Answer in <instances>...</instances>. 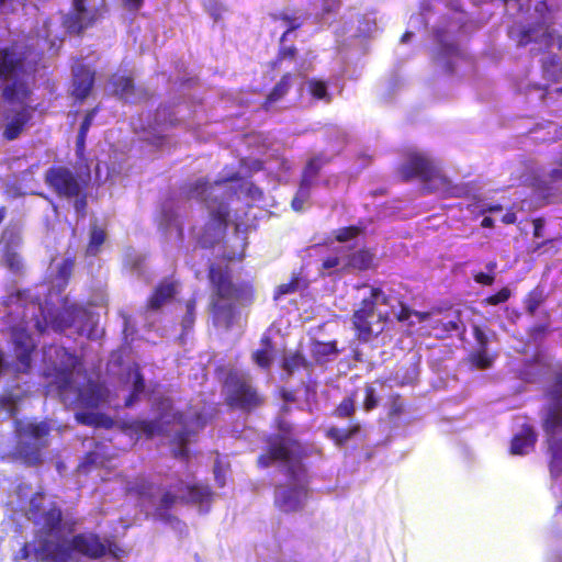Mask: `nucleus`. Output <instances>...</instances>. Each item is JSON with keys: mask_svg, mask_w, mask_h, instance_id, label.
<instances>
[{"mask_svg": "<svg viewBox=\"0 0 562 562\" xmlns=\"http://www.w3.org/2000/svg\"><path fill=\"white\" fill-rule=\"evenodd\" d=\"M471 361L479 369H487L492 366L493 359L488 356L487 349H475L471 353Z\"/></svg>", "mask_w": 562, "mask_h": 562, "instance_id": "09e8293b", "label": "nucleus"}, {"mask_svg": "<svg viewBox=\"0 0 562 562\" xmlns=\"http://www.w3.org/2000/svg\"><path fill=\"white\" fill-rule=\"evenodd\" d=\"M179 502V493L176 494L171 490L165 491L158 506L155 509V514L168 520L170 518L169 510Z\"/></svg>", "mask_w": 562, "mask_h": 562, "instance_id": "e433bc0d", "label": "nucleus"}, {"mask_svg": "<svg viewBox=\"0 0 562 562\" xmlns=\"http://www.w3.org/2000/svg\"><path fill=\"white\" fill-rule=\"evenodd\" d=\"M277 434L265 437L266 448L257 458V465L267 469L276 463L284 465V474L295 481L306 474L304 459L308 456L302 442L294 438L293 426L286 419H276Z\"/></svg>", "mask_w": 562, "mask_h": 562, "instance_id": "f03ea898", "label": "nucleus"}, {"mask_svg": "<svg viewBox=\"0 0 562 562\" xmlns=\"http://www.w3.org/2000/svg\"><path fill=\"white\" fill-rule=\"evenodd\" d=\"M156 122L159 125L176 126L179 120L173 115L168 106H160L156 112Z\"/></svg>", "mask_w": 562, "mask_h": 562, "instance_id": "de8ad7c7", "label": "nucleus"}, {"mask_svg": "<svg viewBox=\"0 0 562 562\" xmlns=\"http://www.w3.org/2000/svg\"><path fill=\"white\" fill-rule=\"evenodd\" d=\"M510 295H512L510 290L507 286H504L498 292L486 296L483 300V304L498 305V304L507 302L509 300Z\"/></svg>", "mask_w": 562, "mask_h": 562, "instance_id": "3c124183", "label": "nucleus"}, {"mask_svg": "<svg viewBox=\"0 0 562 562\" xmlns=\"http://www.w3.org/2000/svg\"><path fill=\"white\" fill-rule=\"evenodd\" d=\"M432 329L439 330L440 333L437 334L438 338H446L449 337L453 331H460L461 335L465 334V326L463 325L461 321L460 312L457 313V316L454 319H450L448 322H437Z\"/></svg>", "mask_w": 562, "mask_h": 562, "instance_id": "72a5a7b5", "label": "nucleus"}, {"mask_svg": "<svg viewBox=\"0 0 562 562\" xmlns=\"http://www.w3.org/2000/svg\"><path fill=\"white\" fill-rule=\"evenodd\" d=\"M542 428L551 454L550 472L559 475L562 472V402L547 411Z\"/></svg>", "mask_w": 562, "mask_h": 562, "instance_id": "1a4fd4ad", "label": "nucleus"}, {"mask_svg": "<svg viewBox=\"0 0 562 562\" xmlns=\"http://www.w3.org/2000/svg\"><path fill=\"white\" fill-rule=\"evenodd\" d=\"M281 367L289 375H292L295 371L301 369L307 371L312 370L313 363L307 360L302 351L296 350L284 356Z\"/></svg>", "mask_w": 562, "mask_h": 562, "instance_id": "c756f323", "label": "nucleus"}, {"mask_svg": "<svg viewBox=\"0 0 562 562\" xmlns=\"http://www.w3.org/2000/svg\"><path fill=\"white\" fill-rule=\"evenodd\" d=\"M323 165L324 161L321 156L312 157L306 162L301 179L308 180L310 182L313 183V179L318 176Z\"/></svg>", "mask_w": 562, "mask_h": 562, "instance_id": "c03bdc74", "label": "nucleus"}, {"mask_svg": "<svg viewBox=\"0 0 562 562\" xmlns=\"http://www.w3.org/2000/svg\"><path fill=\"white\" fill-rule=\"evenodd\" d=\"M72 551L90 559H100L105 555L106 547L97 533L81 532L75 535L69 543L65 538L43 540L36 549V558L43 561L67 562Z\"/></svg>", "mask_w": 562, "mask_h": 562, "instance_id": "39448f33", "label": "nucleus"}, {"mask_svg": "<svg viewBox=\"0 0 562 562\" xmlns=\"http://www.w3.org/2000/svg\"><path fill=\"white\" fill-rule=\"evenodd\" d=\"M270 16L273 21H282L283 23L286 24V30L283 32V34L280 37V44H283L284 41L286 40L288 35L291 32L299 30L303 24L302 20L299 16H295L294 14H290L285 10L278 12V13H272Z\"/></svg>", "mask_w": 562, "mask_h": 562, "instance_id": "c9c22d12", "label": "nucleus"}, {"mask_svg": "<svg viewBox=\"0 0 562 562\" xmlns=\"http://www.w3.org/2000/svg\"><path fill=\"white\" fill-rule=\"evenodd\" d=\"M291 80L292 75L290 72H285L281 76L280 80L274 85L261 104V108L265 111L268 112L273 103L280 101L289 93L291 89Z\"/></svg>", "mask_w": 562, "mask_h": 562, "instance_id": "bb28decb", "label": "nucleus"}, {"mask_svg": "<svg viewBox=\"0 0 562 562\" xmlns=\"http://www.w3.org/2000/svg\"><path fill=\"white\" fill-rule=\"evenodd\" d=\"M473 279L476 283L482 285H492L495 281V274L494 273H486L483 271L476 272L473 276Z\"/></svg>", "mask_w": 562, "mask_h": 562, "instance_id": "0e129e2a", "label": "nucleus"}, {"mask_svg": "<svg viewBox=\"0 0 562 562\" xmlns=\"http://www.w3.org/2000/svg\"><path fill=\"white\" fill-rule=\"evenodd\" d=\"M106 239V233L102 227L91 226L89 241L85 250L86 257H95L100 254L101 247Z\"/></svg>", "mask_w": 562, "mask_h": 562, "instance_id": "473e14b6", "label": "nucleus"}, {"mask_svg": "<svg viewBox=\"0 0 562 562\" xmlns=\"http://www.w3.org/2000/svg\"><path fill=\"white\" fill-rule=\"evenodd\" d=\"M35 525L38 526L40 532L37 546L34 548L35 554L36 549L41 546L43 540H57L58 538H64L60 535L63 526V512L56 503H52L46 510H43L38 515V517L35 519Z\"/></svg>", "mask_w": 562, "mask_h": 562, "instance_id": "dca6fc26", "label": "nucleus"}, {"mask_svg": "<svg viewBox=\"0 0 562 562\" xmlns=\"http://www.w3.org/2000/svg\"><path fill=\"white\" fill-rule=\"evenodd\" d=\"M135 394H142L145 391V380L139 370H136L134 373L133 387Z\"/></svg>", "mask_w": 562, "mask_h": 562, "instance_id": "69168bd1", "label": "nucleus"}, {"mask_svg": "<svg viewBox=\"0 0 562 562\" xmlns=\"http://www.w3.org/2000/svg\"><path fill=\"white\" fill-rule=\"evenodd\" d=\"M125 490L126 494L142 499H150L154 496V484L143 476L128 482Z\"/></svg>", "mask_w": 562, "mask_h": 562, "instance_id": "7c9ffc66", "label": "nucleus"}, {"mask_svg": "<svg viewBox=\"0 0 562 562\" xmlns=\"http://www.w3.org/2000/svg\"><path fill=\"white\" fill-rule=\"evenodd\" d=\"M299 288V279L293 277L289 282L282 283L277 286L274 291V300L280 299L283 295L294 293Z\"/></svg>", "mask_w": 562, "mask_h": 562, "instance_id": "864d4df0", "label": "nucleus"}, {"mask_svg": "<svg viewBox=\"0 0 562 562\" xmlns=\"http://www.w3.org/2000/svg\"><path fill=\"white\" fill-rule=\"evenodd\" d=\"M99 112V106H95L89 111H87L81 124H80V127H79V132L78 133H81V134H85L87 135L91 125H92V122H93V119L94 116L97 115V113Z\"/></svg>", "mask_w": 562, "mask_h": 562, "instance_id": "13d9d810", "label": "nucleus"}, {"mask_svg": "<svg viewBox=\"0 0 562 562\" xmlns=\"http://www.w3.org/2000/svg\"><path fill=\"white\" fill-rule=\"evenodd\" d=\"M176 286L177 283L170 279L161 280L147 300V310L158 311L167 301L175 296L177 292Z\"/></svg>", "mask_w": 562, "mask_h": 562, "instance_id": "4be33fe9", "label": "nucleus"}, {"mask_svg": "<svg viewBox=\"0 0 562 562\" xmlns=\"http://www.w3.org/2000/svg\"><path fill=\"white\" fill-rule=\"evenodd\" d=\"M223 386L225 403L232 408L250 413L265 403V397L258 392L248 374L229 371Z\"/></svg>", "mask_w": 562, "mask_h": 562, "instance_id": "0eeeda50", "label": "nucleus"}, {"mask_svg": "<svg viewBox=\"0 0 562 562\" xmlns=\"http://www.w3.org/2000/svg\"><path fill=\"white\" fill-rule=\"evenodd\" d=\"M94 83V74L88 68L81 67L74 78V97L77 101H85L90 94Z\"/></svg>", "mask_w": 562, "mask_h": 562, "instance_id": "393cba45", "label": "nucleus"}, {"mask_svg": "<svg viewBox=\"0 0 562 562\" xmlns=\"http://www.w3.org/2000/svg\"><path fill=\"white\" fill-rule=\"evenodd\" d=\"M340 350L337 347V341H319L312 342L311 353L317 364H323L330 360L331 357L337 356Z\"/></svg>", "mask_w": 562, "mask_h": 562, "instance_id": "cd10ccee", "label": "nucleus"}, {"mask_svg": "<svg viewBox=\"0 0 562 562\" xmlns=\"http://www.w3.org/2000/svg\"><path fill=\"white\" fill-rule=\"evenodd\" d=\"M171 488L179 493V503L182 504L210 505L214 496L211 487L201 483L189 484L179 480Z\"/></svg>", "mask_w": 562, "mask_h": 562, "instance_id": "6ab92c4d", "label": "nucleus"}, {"mask_svg": "<svg viewBox=\"0 0 562 562\" xmlns=\"http://www.w3.org/2000/svg\"><path fill=\"white\" fill-rule=\"evenodd\" d=\"M190 435L191 432L188 430H181L175 435L172 443L178 446L176 449L172 450L175 458H180L183 460L189 459L188 442Z\"/></svg>", "mask_w": 562, "mask_h": 562, "instance_id": "58836bf2", "label": "nucleus"}, {"mask_svg": "<svg viewBox=\"0 0 562 562\" xmlns=\"http://www.w3.org/2000/svg\"><path fill=\"white\" fill-rule=\"evenodd\" d=\"M112 86L114 88L115 94L121 98H126L128 95L134 94V82L133 79L128 76H116L112 79Z\"/></svg>", "mask_w": 562, "mask_h": 562, "instance_id": "a19ab883", "label": "nucleus"}, {"mask_svg": "<svg viewBox=\"0 0 562 562\" xmlns=\"http://www.w3.org/2000/svg\"><path fill=\"white\" fill-rule=\"evenodd\" d=\"M307 89L311 95L316 100H326L327 102L331 100L330 95L328 94L327 83L323 80L315 78L310 79L307 81Z\"/></svg>", "mask_w": 562, "mask_h": 562, "instance_id": "37998d69", "label": "nucleus"}, {"mask_svg": "<svg viewBox=\"0 0 562 562\" xmlns=\"http://www.w3.org/2000/svg\"><path fill=\"white\" fill-rule=\"evenodd\" d=\"M296 53H297V49L294 45H291V46H281L278 50V54H277V57L276 59L271 63V66L273 68L276 67H279L280 64L288 59V60H292L295 58L296 56Z\"/></svg>", "mask_w": 562, "mask_h": 562, "instance_id": "8fccbe9b", "label": "nucleus"}, {"mask_svg": "<svg viewBox=\"0 0 562 562\" xmlns=\"http://www.w3.org/2000/svg\"><path fill=\"white\" fill-rule=\"evenodd\" d=\"M549 331L548 324H538L529 328L528 334L531 339L539 340L542 339L547 333Z\"/></svg>", "mask_w": 562, "mask_h": 562, "instance_id": "052dcab7", "label": "nucleus"}, {"mask_svg": "<svg viewBox=\"0 0 562 562\" xmlns=\"http://www.w3.org/2000/svg\"><path fill=\"white\" fill-rule=\"evenodd\" d=\"M473 336L476 341V349H488V338L480 326H473Z\"/></svg>", "mask_w": 562, "mask_h": 562, "instance_id": "bf43d9fd", "label": "nucleus"}, {"mask_svg": "<svg viewBox=\"0 0 562 562\" xmlns=\"http://www.w3.org/2000/svg\"><path fill=\"white\" fill-rule=\"evenodd\" d=\"M560 10L559 5L550 4L548 0H540L535 4V12L538 15V22L535 24L512 26L508 30V36L514 40L518 47H526L529 44L541 46L539 52L546 53L554 42V14Z\"/></svg>", "mask_w": 562, "mask_h": 562, "instance_id": "423d86ee", "label": "nucleus"}, {"mask_svg": "<svg viewBox=\"0 0 562 562\" xmlns=\"http://www.w3.org/2000/svg\"><path fill=\"white\" fill-rule=\"evenodd\" d=\"M360 430L361 425L359 423H351L347 428H338L333 426L326 430V437L333 440L337 447L341 448L351 438L358 435Z\"/></svg>", "mask_w": 562, "mask_h": 562, "instance_id": "c85d7f7f", "label": "nucleus"}, {"mask_svg": "<svg viewBox=\"0 0 562 562\" xmlns=\"http://www.w3.org/2000/svg\"><path fill=\"white\" fill-rule=\"evenodd\" d=\"M75 210L77 213H79L82 217L86 216V209H87V195L85 193H80L79 196L75 198Z\"/></svg>", "mask_w": 562, "mask_h": 562, "instance_id": "774afa93", "label": "nucleus"}, {"mask_svg": "<svg viewBox=\"0 0 562 562\" xmlns=\"http://www.w3.org/2000/svg\"><path fill=\"white\" fill-rule=\"evenodd\" d=\"M342 261V257H338L337 255L335 256H328L326 258L323 259L322 261V268L324 270H329V269H333V268H336L340 265V262Z\"/></svg>", "mask_w": 562, "mask_h": 562, "instance_id": "338daca9", "label": "nucleus"}, {"mask_svg": "<svg viewBox=\"0 0 562 562\" xmlns=\"http://www.w3.org/2000/svg\"><path fill=\"white\" fill-rule=\"evenodd\" d=\"M108 398L106 387L98 382L88 381L78 389L76 404L82 409H95Z\"/></svg>", "mask_w": 562, "mask_h": 562, "instance_id": "412c9836", "label": "nucleus"}, {"mask_svg": "<svg viewBox=\"0 0 562 562\" xmlns=\"http://www.w3.org/2000/svg\"><path fill=\"white\" fill-rule=\"evenodd\" d=\"M44 181L57 196L66 199L79 196L86 187L79 176L64 165L49 167L45 171Z\"/></svg>", "mask_w": 562, "mask_h": 562, "instance_id": "9b49d317", "label": "nucleus"}, {"mask_svg": "<svg viewBox=\"0 0 562 562\" xmlns=\"http://www.w3.org/2000/svg\"><path fill=\"white\" fill-rule=\"evenodd\" d=\"M102 14L98 8L88 9L86 0H72L71 11L64 18V27L70 34L81 35L93 26Z\"/></svg>", "mask_w": 562, "mask_h": 562, "instance_id": "4468645a", "label": "nucleus"}, {"mask_svg": "<svg viewBox=\"0 0 562 562\" xmlns=\"http://www.w3.org/2000/svg\"><path fill=\"white\" fill-rule=\"evenodd\" d=\"M374 252L369 248L362 247L358 250L347 254L342 257V269L366 271L373 267Z\"/></svg>", "mask_w": 562, "mask_h": 562, "instance_id": "5701e85b", "label": "nucleus"}, {"mask_svg": "<svg viewBox=\"0 0 562 562\" xmlns=\"http://www.w3.org/2000/svg\"><path fill=\"white\" fill-rule=\"evenodd\" d=\"M212 183L206 178H200L193 182L187 183L183 192L188 199L207 201V195L212 190Z\"/></svg>", "mask_w": 562, "mask_h": 562, "instance_id": "2f4dec72", "label": "nucleus"}, {"mask_svg": "<svg viewBox=\"0 0 562 562\" xmlns=\"http://www.w3.org/2000/svg\"><path fill=\"white\" fill-rule=\"evenodd\" d=\"M361 233L362 228L357 225L340 227L335 231V239L338 243H346L348 240L357 238Z\"/></svg>", "mask_w": 562, "mask_h": 562, "instance_id": "a18cd8bd", "label": "nucleus"}, {"mask_svg": "<svg viewBox=\"0 0 562 562\" xmlns=\"http://www.w3.org/2000/svg\"><path fill=\"white\" fill-rule=\"evenodd\" d=\"M75 418L78 424L88 427L111 429L114 426V420L104 413L80 411L75 414Z\"/></svg>", "mask_w": 562, "mask_h": 562, "instance_id": "a878e982", "label": "nucleus"}, {"mask_svg": "<svg viewBox=\"0 0 562 562\" xmlns=\"http://www.w3.org/2000/svg\"><path fill=\"white\" fill-rule=\"evenodd\" d=\"M546 300L547 294L544 293V290L541 285H537L530 290L524 300L525 308L528 315L533 316L539 306L542 305Z\"/></svg>", "mask_w": 562, "mask_h": 562, "instance_id": "f704fd0d", "label": "nucleus"}, {"mask_svg": "<svg viewBox=\"0 0 562 562\" xmlns=\"http://www.w3.org/2000/svg\"><path fill=\"white\" fill-rule=\"evenodd\" d=\"M312 182L301 179L295 196L307 201L311 196Z\"/></svg>", "mask_w": 562, "mask_h": 562, "instance_id": "680f3d73", "label": "nucleus"}, {"mask_svg": "<svg viewBox=\"0 0 562 562\" xmlns=\"http://www.w3.org/2000/svg\"><path fill=\"white\" fill-rule=\"evenodd\" d=\"M210 209V218L204 224L202 233L196 241L202 248L213 247L225 234L229 222V209L224 202H218L216 207Z\"/></svg>", "mask_w": 562, "mask_h": 562, "instance_id": "ddd939ff", "label": "nucleus"}, {"mask_svg": "<svg viewBox=\"0 0 562 562\" xmlns=\"http://www.w3.org/2000/svg\"><path fill=\"white\" fill-rule=\"evenodd\" d=\"M31 75L25 50L18 45L0 46V86L2 98L9 103L27 101L32 89L26 80Z\"/></svg>", "mask_w": 562, "mask_h": 562, "instance_id": "7ed1b4c3", "label": "nucleus"}, {"mask_svg": "<svg viewBox=\"0 0 562 562\" xmlns=\"http://www.w3.org/2000/svg\"><path fill=\"white\" fill-rule=\"evenodd\" d=\"M207 280L211 289L209 311L213 324L229 330L237 318L235 304L248 306L254 303V285L245 281L234 282L231 268L214 262L207 268Z\"/></svg>", "mask_w": 562, "mask_h": 562, "instance_id": "f257e3e1", "label": "nucleus"}, {"mask_svg": "<svg viewBox=\"0 0 562 562\" xmlns=\"http://www.w3.org/2000/svg\"><path fill=\"white\" fill-rule=\"evenodd\" d=\"M398 175L404 182L416 178L427 182L438 178L439 171L429 158L422 154L413 153L408 156L407 161L398 168Z\"/></svg>", "mask_w": 562, "mask_h": 562, "instance_id": "2eb2a0df", "label": "nucleus"}, {"mask_svg": "<svg viewBox=\"0 0 562 562\" xmlns=\"http://www.w3.org/2000/svg\"><path fill=\"white\" fill-rule=\"evenodd\" d=\"M52 427L46 420L18 425L14 430V445L5 458L10 462L26 468H38L45 461V450L49 447Z\"/></svg>", "mask_w": 562, "mask_h": 562, "instance_id": "20e7f679", "label": "nucleus"}, {"mask_svg": "<svg viewBox=\"0 0 562 562\" xmlns=\"http://www.w3.org/2000/svg\"><path fill=\"white\" fill-rule=\"evenodd\" d=\"M537 434L532 426L524 425L521 430L512 439L510 453L516 456L527 454L535 448Z\"/></svg>", "mask_w": 562, "mask_h": 562, "instance_id": "b1692460", "label": "nucleus"}, {"mask_svg": "<svg viewBox=\"0 0 562 562\" xmlns=\"http://www.w3.org/2000/svg\"><path fill=\"white\" fill-rule=\"evenodd\" d=\"M32 109L23 105L19 109H12L3 114L4 125L2 130V137L8 142L18 139L25 127L32 121Z\"/></svg>", "mask_w": 562, "mask_h": 562, "instance_id": "a211bd4d", "label": "nucleus"}, {"mask_svg": "<svg viewBox=\"0 0 562 562\" xmlns=\"http://www.w3.org/2000/svg\"><path fill=\"white\" fill-rule=\"evenodd\" d=\"M2 238L4 239L2 248L4 266L13 273L22 272L23 260L20 254L14 250V247H19L22 244L21 233L18 229L7 228L2 234Z\"/></svg>", "mask_w": 562, "mask_h": 562, "instance_id": "aec40b11", "label": "nucleus"}, {"mask_svg": "<svg viewBox=\"0 0 562 562\" xmlns=\"http://www.w3.org/2000/svg\"><path fill=\"white\" fill-rule=\"evenodd\" d=\"M378 406V397L375 390L371 385L364 387L363 407L367 412L374 409Z\"/></svg>", "mask_w": 562, "mask_h": 562, "instance_id": "6e6d98bb", "label": "nucleus"}, {"mask_svg": "<svg viewBox=\"0 0 562 562\" xmlns=\"http://www.w3.org/2000/svg\"><path fill=\"white\" fill-rule=\"evenodd\" d=\"M560 63V58L557 54H551L547 58L541 61L542 71L544 74L550 72V70L557 67Z\"/></svg>", "mask_w": 562, "mask_h": 562, "instance_id": "e2e57ef3", "label": "nucleus"}, {"mask_svg": "<svg viewBox=\"0 0 562 562\" xmlns=\"http://www.w3.org/2000/svg\"><path fill=\"white\" fill-rule=\"evenodd\" d=\"M13 351L16 358L15 370L20 373H30L32 369V355L35 350L33 337L23 328L12 331Z\"/></svg>", "mask_w": 562, "mask_h": 562, "instance_id": "f3484780", "label": "nucleus"}, {"mask_svg": "<svg viewBox=\"0 0 562 562\" xmlns=\"http://www.w3.org/2000/svg\"><path fill=\"white\" fill-rule=\"evenodd\" d=\"M294 484H278L274 490L273 505L283 514L299 513L304 509L308 499L307 473L301 480L289 477Z\"/></svg>", "mask_w": 562, "mask_h": 562, "instance_id": "9d476101", "label": "nucleus"}, {"mask_svg": "<svg viewBox=\"0 0 562 562\" xmlns=\"http://www.w3.org/2000/svg\"><path fill=\"white\" fill-rule=\"evenodd\" d=\"M404 413V404L400 394H394L389 400V418L400 417Z\"/></svg>", "mask_w": 562, "mask_h": 562, "instance_id": "603ef678", "label": "nucleus"}, {"mask_svg": "<svg viewBox=\"0 0 562 562\" xmlns=\"http://www.w3.org/2000/svg\"><path fill=\"white\" fill-rule=\"evenodd\" d=\"M355 393L345 397L334 409L333 416L341 419L350 418L355 415Z\"/></svg>", "mask_w": 562, "mask_h": 562, "instance_id": "79ce46f5", "label": "nucleus"}, {"mask_svg": "<svg viewBox=\"0 0 562 562\" xmlns=\"http://www.w3.org/2000/svg\"><path fill=\"white\" fill-rule=\"evenodd\" d=\"M463 54L456 43H443L441 44L439 57L447 59L448 57H462Z\"/></svg>", "mask_w": 562, "mask_h": 562, "instance_id": "5fc2aeb1", "label": "nucleus"}, {"mask_svg": "<svg viewBox=\"0 0 562 562\" xmlns=\"http://www.w3.org/2000/svg\"><path fill=\"white\" fill-rule=\"evenodd\" d=\"M379 297H381L382 304L386 305L389 303V297L383 294L380 288H371L370 296L364 297L360 307L353 312L352 324L360 341L367 342L372 336L370 319L374 316Z\"/></svg>", "mask_w": 562, "mask_h": 562, "instance_id": "f8f14e48", "label": "nucleus"}, {"mask_svg": "<svg viewBox=\"0 0 562 562\" xmlns=\"http://www.w3.org/2000/svg\"><path fill=\"white\" fill-rule=\"evenodd\" d=\"M75 257H66L59 265L57 270V278L67 284L72 276L74 267H75Z\"/></svg>", "mask_w": 562, "mask_h": 562, "instance_id": "49530a36", "label": "nucleus"}, {"mask_svg": "<svg viewBox=\"0 0 562 562\" xmlns=\"http://www.w3.org/2000/svg\"><path fill=\"white\" fill-rule=\"evenodd\" d=\"M261 342L267 346V348L257 349L252 352L251 358L252 361L262 369H269L272 363V358L270 355V350L272 348L270 338L266 337L261 339Z\"/></svg>", "mask_w": 562, "mask_h": 562, "instance_id": "4c0bfd02", "label": "nucleus"}, {"mask_svg": "<svg viewBox=\"0 0 562 562\" xmlns=\"http://www.w3.org/2000/svg\"><path fill=\"white\" fill-rule=\"evenodd\" d=\"M548 395L552 400H557V402L553 405H551L548 408V411L554 405L562 402V400H559V397L562 395V363L558 364L552 373V380L548 390Z\"/></svg>", "mask_w": 562, "mask_h": 562, "instance_id": "ea45409f", "label": "nucleus"}, {"mask_svg": "<svg viewBox=\"0 0 562 562\" xmlns=\"http://www.w3.org/2000/svg\"><path fill=\"white\" fill-rule=\"evenodd\" d=\"M48 355L54 361L45 368L44 376L52 380L50 384L55 385L63 396L72 386L74 371L79 364V359L61 346L50 347Z\"/></svg>", "mask_w": 562, "mask_h": 562, "instance_id": "6e6552de", "label": "nucleus"}, {"mask_svg": "<svg viewBox=\"0 0 562 562\" xmlns=\"http://www.w3.org/2000/svg\"><path fill=\"white\" fill-rule=\"evenodd\" d=\"M195 305H196L195 299H190L186 302L187 313L183 317V327H189L194 323Z\"/></svg>", "mask_w": 562, "mask_h": 562, "instance_id": "4d7b16f0", "label": "nucleus"}]
</instances>
